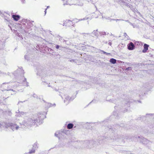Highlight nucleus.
<instances>
[{"label":"nucleus","mask_w":154,"mask_h":154,"mask_svg":"<svg viewBox=\"0 0 154 154\" xmlns=\"http://www.w3.org/2000/svg\"><path fill=\"white\" fill-rule=\"evenodd\" d=\"M38 121L37 118L35 119L34 117L29 118L28 119L23 121L22 123H20V124L21 127L23 128L27 126L31 127L33 125L37 126L38 125Z\"/></svg>","instance_id":"nucleus-1"},{"label":"nucleus","mask_w":154,"mask_h":154,"mask_svg":"<svg viewBox=\"0 0 154 154\" xmlns=\"http://www.w3.org/2000/svg\"><path fill=\"white\" fill-rule=\"evenodd\" d=\"M154 114H146V115H150V116H152V115H154Z\"/></svg>","instance_id":"nucleus-54"},{"label":"nucleus","mask_w":154,"mask_h":154,"mask_svg":"<svg viewBox=\"0 0 154 154\" xmlns=\"http://www.w3.org/2000/svg\"><path fill=\"white\" fill-rule=\"evenodd\" d=\"M132 67H126L125 69L124 70L125 71L127 72L128 71L131 70L132 69Z\"/></svg>","instance_id":"nucleus-24"},{"label":"nucleus","mask_w":154,"mask_h":154,"mask_svg":"<svg viewBox=\"0 0 154 154\" xmlns=\"http://www.w3.org/2000/svg\"><path fill=\"white\" fill-rule=\"evenodd\" d=\"M32 148H33V149H34L35 150V149L37 148H38L37 142H35L33 144V147Z\"/></svg>","instance_id":"nucleus-26"},{"label":"nucleus","mask_w":154,"mask_h":154,"mask_svg":"<svg viewBox=\"0 0 154 154\" xmlns=\"http://www.w3.org/2000/svg\"><path fill=\"white\" fill-rule=\"evenodd\" d=\"M90 17H86L85 18H84L83 19H90Z\"/></svg>","instance_id":"nucleus-49"},{"label":"nucleus","mask_w":154,"mask_h":154,"mask_svg":"<svg viewBox=\"0 0 154 154\" xmlns=\"http://www.w3.org/2000/svg\"><path fill=\"white\" fill-rule=\"evenodd\" d=\"M130 102L129 100H128L125 101V104L124 105V106H123L124 107V108L123 107L121 108V110L122 112H125L127 111L128 109L127 108L130 106Z\"/></svg>","instance_id":"nucleus-5"},{"label":"nucleus","mask_w":154,"mask_h":154,"mask_svg":"<svg viewBox=\"0 0 154 154\" xmlns=\"http://www.w3.org/2000/svg\"><path fill=\"white\" fill-rule=\"evenodd\" d=\"M21 1V2L22 3L24 4L25 2V0H20Z\"/></svg>","instance_id":"nucleus-46"},{"label":"nucleus","mask_w":154,"mask_h":154,"mask_svg":"<svg viewBox=\"0 0 154 154\" xmlns=\"http://www.w3.org/2000/svg\"><path fill=\"white\" fill-rule=\"evenodd\" d=\"M103 122L104 123H107V122L106 121H104Z\"/></svg>","instance_id":"nucleus-53"},{"label":"nucleus","mask_w":154,"mask_h":154,"mask_svg":"<svg viewBox=\"0 0 154 154\" xmlns=\"http://www.w3.org/2000/svg\"><path fill=\"white\" fill-rule=\"evenodd\" d=\"M7 90V91H10V90H11V91H13V89H7V90Z\"/></svg>","instance_id":"nucleus-59"},{"label":"nucleus","mask_w":154,"mask_h":154,"mask_svg":"<svg viewBox=\"0 0 154 154\" xmlns=\"http://www.w3.org/2000/svg\"><path fill=\"white\" fill-rule=\"evenodd\" d=\"M70 25L73 26L72 22L71 20H65L63 23V26H69Z\"/></svg>","instance_id":"nucleus-12"},{"label":"nucleus","mask_w":154,"mask_h":154,"mask_svg":"<svg viewBox=\"0 0 154 154\" xmlns=\"http://www.w3.org/2000/svg\"><path fill=\"white\" fill-rule=\"evenodd\" d=\"M17 36L19 37H20V38H21V40H22V39H23V38L22 37V35L20 34H18V35H17Z\"/></svg>","instance_id":"nucleus-37"},{"label":"nucleus","mask_w":154,"mask_h":154,"mask_svg":"<svg viewBox=\"0 0 154 154\" xmlns=\"http://www.w3.org/2000/svg\"><path fill=\"white\" fill-rule=\"evenodd\" d=\"M100 51L102 52L104 54H106V52L104 51H103L101 50H100Z\"/></svg>","instance_id":"nucleus-45"},{"label":"nucleus","mask_w":154,"mask_h":154,"mask_svg":"<svg viewBox=\"0 0 154 154\" xmlns=\"http://www.w3.org/2000/svg\"><path fill=\"white\" fill-rule=\"evenodd\" d=\"M13 124L14 125V128L11 129L13 131H14L15 130H17L19 128V127L16 124L13 123Z\"/></svg>","instance_id":"nucleus-18"},{"label":"nucleus","mask_w":154,"mask_h":154,"mask_svg":"<svg viewBox=\"0 0 154 154\" xmlns=\"http://www.w3.org/2000/svg\"><path fill=\"white\" fill-rule=\"evenodd\" d=\"M37 70L38 71V74H39L41 76L43 77L46 76V75L47 71L45 69L41 66L40 69L38 68H36Z\"/></svg>","instance_id":"nucleus-3"},{"label":"nucleus","mask_w":154,"mask_h":154,"mask_svg":"<svg viewBox=\"0 0 154 154\" xmlns=\"http://www.w3.org/2000/svg\"><path fill=\"white\" fill-rule=\"evenodd\" d=\"M76 61H77V60H74V59H72L69 60L70 62H74L75 63H77Z\"/></svg>","instance_id":"nucleus-32"},{"label":"nucleus","mask_w":154,"mask_h":154,"mask_svg":"<svg viewBox=\"0 0 154 154\" xmlns=\"http://www.w3.org/2000/svg\"><path fill=\"white\" fill-rule=\"evenodd\" d=\"M119 126H120V127L124 126L122 124H121L119 125H118V127H119Z\"/></svg>","instance_id":"nucleus-48"},{"label":"nucleus","mask_w":154,"mask_h":154,"mask_svg":"<svg viewBox=\"0 0 154 154\" xmlns=\"http://www.w3.org/2000/svg\"><path fill=\"white\" fill-rule=\"evenodd\" d=\"M12 16L13 19H19L20 18V16L19 15L13 14Z\"/></svg>","instance_id":"nucleus-19"},{"label":"nucleus","mask_w":154,"mask_h":154,"mask_svg":"<svg viewBox=\"0 0 154 154\" xmlns=\"http://www.w3.org/2000/svg\"><path fill=\"white\" fill-rule=\"evenodd\" d=\"M15 20V21H18V20Z\"/></svg>","instance_id":"nucleus-62"},{"label":"nucleus","mask_w":154,"mask_h":154,"mask_svg":"<svg viewBox=\"0 0 154 154\" xmlns=\"http://www.w3.org/2000/svg\"><path fill=\"white\" fill-rule=\"evenodd\" d=\"M47 9V8L45 10V14L46 13V10Z\"/></svg>","instance_id":"nucleus-57"},{"label":"nucleus","mask_w":154,"mask_h":154,"mask_svg":"<svg viewBox=\"0 0 154 154\" xmlns=\"http://www.w3.org/2000/svg\"><path fill=\"white\" fill-rule=\"evenodd\" d=\"M124 36H125V37H126V36H128L127 35V34L125 32L124 33Z\"/></svg>","instance_id":"nucleus-52"},{"label":"nucleus","mask_w":154,"mask_h":154,"mask_svg":"<svg viewBox=\"0 0 154 154\" xmlns=\"http://www.w3.org/2000/svg\"><path fill=\"white\" fill-rule=\"evenodd\" d=\"M89 2H90V1H91V0H87Z\"/></svg>","instance_id":"nucleus-60"},{"label":"nucleus","mask_w":154,"mask_h":154,"mask_svg":"<svg viewBox=\"0 0 154 154\" xmlns=\"http://www.w3.org/2000/svg\"><path fill=\"white\" fill-rule=\"evenodd\" d=\"M152 85L149 84L148 83H146L143 84L141 88V89L145 91H147L151 88V87Z\"/></svg>","instance_id":"nucleus-9"},{"label":"nucleus","mask_w":154,"mask_h":154,"mask_svg":"<svg viewBox=\"0 0 154 154\" xmlns=\"http://www.w3.org/2000/svg\"><path fill=\"white\" fill-rule=\"evenodd\" d=\"M138 138L140 139V142L142 143L144 145H146L149 144L150 145L152 143L149 140H148L142 137H138Z\"/></svg>","instance_id":"nucleus-6"},{"label":"nucleus","mask_w":154,"mask_h":154,"mask_svg":"<svg viewBox=\"0 0 154 154\" xmlns=\"http://www.w3.org/2000/svg\"><path fill=\"white\" fill-rule=\"evenodd\" d=\"M27 101V100H24V101H19L18 102V104L19 103H20H20H23V102H25L26 101Z\"/></svg>","instance_id":"nucleus-42"},{"label":"nucleus","mask_w":154,"mask_h":154,"mask_svg":"<svg viewBox=\"0 0 154 154\" xmlns=\"http://www.w3.org/2000/svg\"><path fill=\"white\" fill-rule=\"evenodd\" d=\"M6 84V83H3V84Z\"/></svg>","instance_id":"nucleus-64"},{"label":"nucleus","mask_w":154,"mask_h":154,"mask_svg":"<svg viewBox=\"0 0 154 154\" xmlns=\"http://www.w3.org/2000/svg\"><path fill=\"white\" fill-rule=\"evenodd\" d=\"M131 6L129 7V8H130L133 11V10H134V9L133 8V7L132 5H131Z\"/></svg>","instance_id":"nucleus-44"},{"label":"nucleus","mask_w":154,"mask_h":154,"mask_svg":"<svg viewBox=\"0 0 154 154\" xmlns=\"http://www.w3.org/2000/svg\"><path fill=\"white\" fill-rule=\"evenodd\" d=\"M21 115H23L24 113V112H21L20 113Z\"/></svg>","instance_id":"nucleus-58"},{"label":"nucleus","mask_w":154,"mask_h":154,"mask_svg":"<svg viewBox=\"0 0 154 154\" xmlns=\"http://www.w3.org/2000/svg\"><path fill=\"white\" fill-rule=\"evenodd\" d=\"M38 117L36 118L38 120V125L42 123L43 120L46 117V116L43 114V112H39L38 114Z\"/></svg>","instance_id":"nucleus-4"},{"label":"nucleus","mask_w":154,"mask_h":154,"mask_svg":"<svg viewBox=\"0 0 154 154\" xmlns=\"http://www.w3.org/2000/svg\"><path fill=\"white\" fill-rule=\"evenodd\" d=\"M95 124V123L86 122L83 124V127L92 130Z\"/></svg>","instance_id":"nucleus-8"},{"label":"nucleus","mask_w":154,"mask_h":154,"mask_svg":"<svg viewBox=\"0 0 154 154\" xmlns=\"http://www.w3.org/2000/svg\"><path fill=\"white\" fill-rule=\"evenodd\" d=\"M24 73V71L23 69L21 67V68H19L13 74L14 76H17L19 75H22V74L23 75Z\"/></svg>","instance_id":"nucleus-7"},{"label":"nucleus","mask_w":154,"mask_h":154,"mask_svg":"<svg viewBox=\"0 0 154 154\" xmlns=\"http://www.w3.org/2000/svg\"><path fill=\"white\" fill-rule=\"evenodd\" d=\"M62 134V132L60 131L56 132L54 134L55 136L58 138L59 139L60 138L61 135Z\"/></svg>","instance_id":"nucleus-17"},{"label":"nucleus","mask_w":154,"mask_h":154,"mask_svg":"<svg viewBox=\"0 0 154 154\" xmlns=\"http://www.w3.org/2000/svg\"><path fill=\"white\" fill-rule=\"evenodd\" d=\"M3 125L0 123V131H1L2 129V128H3Z\"/></svg>","instance_id":"nucleus-41"},{"label":"nucleus","mask_w":154,"mask_h":154,"mask_svg":"<svg viewBox=\"0 0 154 154\" xmlns=\"http://www.w3.org/2000/svg\"><path fill=\"white\" fill-rule=\"evenodd\" d=\"M97 79V78H94V80H96Z\"/></svg>","instance_id":"nucleus-61"},{"label":"nucleus","mask_w":154,"mask_h":154,"mask_svg":"<svg viewBox=\"0 0 154 154\" xmlns=\"http://www.w3.org/2000/svg\"><path fill=\"white\" fill-rule=\"evenodd\" d=\"M65 2L63 4L64 5H72L74 4L73 3L75 0H62Z\"/></svg>","instance_id":"nucleus-15"},{"label":"nucleus","mask_w":154,"mask_h":154,"mask_svg":"<svg viewBox=\"0 0 154 154\" xmlns=\"http://www.w3.org/2000/svg\"><path fill=\"white\" fill-rule=\"evenodd\" d=\"M125 67H126L128 66H130L131 65V63H129L125 62Z\"/></svg>","instance_id":"nucleus-29"},{"label":"nucleus","mask_w":154,"mask_h":154,"mask_svg":"<svg viewBox=\"0 0 154 154\" xmlns=\"http://www.w3.org/2000/svg\"><path fill=\"white\" fill-rule=\"evenodd\" d=\"M108 44H109V45H111L112 43H111V40H109V42Z\"/></svg>","instance_id":"nucleus-47"},{"label":"nucleus","mask_w":154,"mask_h":154,"mask_svg":"<svg viewBox=\"0 0 154 154\" xmlns=\"http://www.w3.org/2000/svg\"><path fill=\"white\" fill-rule=\"evenodd\" d=\"M128 49L130 50H132L134 49L135 46L133 42H131L127 45Z\"/></svg>","instance_id":"nucleus-14"},{"label":"nucleus","mask_w":154,"mask_h":154,"mask_svg":"<svg viewBox=\"0 0 154 154\" xmlns=\"http://www.w3.org/2000/svg\"><path fill=\"white\" fill-rule=\"evenodd\" d=\"M81 34L82 35L85 34H87V35H89L90 33H81Z\"/></svg>","instance_id":"nucleus-51"},{"label":"nucleus","mask_w":154,"mask_h":154,"mask_svg":"<svg viewBox=\"0 0 154 154\" xmlns=\"http://www.w3.org/2000/svg\"><path fill=\"white\" fill-rule=\"evenodd\" d=\"M32 96L34 97V98H36L37 99H38V96L36 95V94H34L32 95Z\"/></svg>","instance_id":"nucleus-34"},{"label":"nucleus","mask_w":154,"mask_h":154,"mask_svg":"<svg viewBox=\"0 0 154 154\" xmlns=\"http://www.w3.org/2000/svg\"><path fill=\"white\" fill-rule=\"evenodd\" d=\"M109 62L112 64H115L116 63V60L115 59L112 58L110 59Z\"/></svg>","instance_id":"nucleus-22"},{"label":"nucleus","mask_w":154,"mask_h":154,"mask_svg":"<svg viewBox=\"0 0 154 154\" xmlns=\"http://www.w3.org/2000/svg\"><path fill=\"white\" fill-rule=\"evenodd\" d=\"M3 125V128L5 127L6 128H10L11 129H13L14 128V125L13 124V123H12L5 124Z\"/></svg>","instance_id":"nucleus-13"},{"label":"nucleus","mask_w":154,"mask_h":154,"mask_svg":"<svg viewBox=\"0 0 154 154\" xmlns=\"http://www.w3.org/2000/svg\"><path fill=\"white\" fill-rule=\"evenodd\" d=\"M125 21L126 22H128V23H130V24H131V25H132L133 26V27L134 28L135 27V26H136L135 25H134V24H132L128 20H126Z\"/></svg>","instance_id":"nucleus-30"},{"label":"nucleus","mask_w":154,"mask_h":154,"mask_svg":"<svg viewBox=\"0 0 154 154\" xmlns=\"http://www.w3.org/2000/svg\"><path fill=\"white\" fill-rule=\"evenodd\" d=\"M121 2L124 3H126V2H125L126 0H120Z\"/></svg>","instance_id":"nucleus-43"},{"label":"nucleus","mask_w":154,"mask_h":154,"mask_svg":"<svg viewBox=\"0 0 154 154\" xmlns=\"http://www.w3.org/2000/svg\"><path fill=\"white\" fill-rule=\"evenodd\" d=\"M0 15L2 17H3L5 19H6V17L8 18V16H10L9 13L8 11H7L6 12H4L0 10Z\"/></svg>","instance_id":"nucleus-11"},{"label":"nucleus","mask_w":154,"mask_h":154,"mask_svg":"<svg viewBox=\"0 0 154 154\" xmlns=\"http://www.w3.org/2000/svg\"><path fill=\"white\" fill-rule=\"evenodd\" d=\"M118 116V115L117 112L116 111H114L113 113V114L111 116V117L116 118Z\"/></svg>","instance_id":"nucleus-21"},{"label":"nucleus","mask_w":154,"mask_h":154,"mask_svg":"<svg viewBox=\"0 0 154 154\" xmlns=\"http://www.w3.org/2000/svg\"><path fill=\"white\" fill-rule=\"evenodd\" d=\"M100 34L101 35H106V32H100Z\"/></svg>","instance_id":"nucleus-33"},{"label":"nucleus","mask_w":154,"mask_h":154,"mask_svg":"<svg viewBox=\"0 0 154 154\" xmlns=\"http://www.w3.org/2000/svg\"><path fill=\"white\" fill-rule=\"evenodd\" d=\"M149 47V45L146 44H145L143 45V49L142 50V52L144 53L146 52L147 50H148Z\"/></svg>","instance_id":"nucleus-16"},{"label":"nucleus","mask_w":154,"mask_h":154,"mask_svg":"<svg viewBox=\"0 0 154 154\" xmlns=\"http://www.w3.org/2000/svg\"><path fill=\"white\" fill-rule=\"evenodd\" d=\"M30 57H29V56L28 55H26L25 56V58L26 60H28L30 59Z\"/></svg>","instance_id":"nucleus-28"},{"label":"nucleus","mask_w":154,"mask_h":154,"mask_svg":"<svg viewBox=\"0 0 154 154\" xmlns=\"http://www.w3.org/2000/svg\"><path fill=\"white\" fill-rule=\"evenodd\" d=\"M125 4L128 7H129L131 6V5L130 4H129V3H125Z\"/></svg>","instance_id":"nucleus-40"},{"label":"nucleus","mask_w":154,"mask_h":154,"mask_svg":"<svg viewBox=\"0 0 154 154\" xmlns=\"http://www.w3.org/2000/svg\"><path fill=\"white\" fill-rule=\"evenodd\" d=\"M55 47L57 49H61L62 47L58 45H55Z\"/></svg>","instance_id":"nucleus-31"},{"label":"nucleus","mask_w":154,"mask_h":154,"mask_svg":"<svg viewBox=\"0 0 154 154\" xmlns=\"http://www.w3.org/2000/svg\"><path fill=\"white\" fill-rule=\"evenodd\" d=\"M49 7V6H47V9Z\"/></svg>","instance_id":"nucleus-63"},{"label":"nucleus","mask_w":154,"mask_h":154,"mask_svg":"<svg viewBox=\"0 0 154 154\" xmlns=\"http://www.w3.org/2000/svg\"><path fill=\"white\" fill-rule=\"evenodd\" d=\"M48 51H49L50 52L53 51V50L51 48H48Z\"/></svg>","instance_id":"nucleus-38"},{"label":"nucleus","mask_w":154,"mask_h":154,"mask_svg":"<svg viewBox=\"0 0 154 154\" xmlns=\"http://www.w3.org/2000/svg\"><path fill=\"white\" fill-rule=\"evenodd\" d=\"M143 64L142 63H136L135 65H136V66H142V65Z\"/></svg>","instance_id":"nucleus-36"},{"label":"nucleus","mask_w":154,"mask_h":154,"mask_svg":"<svg viewBox=\"0 0 154 154\" xmlns=\"http://www.w3.org/2000/svg\"><path fill=\"white\" fill-rule=\"evenodd\" d=\"M22 84L25 85H26L27 86H29L28 85V82H26V79L25 78H24V79L23 82Z\"/></svg>","instance_id":"nucleus-23"},{"label":"nucleus","mask_w":154,"mask_h":154,"mask_svg":"<svg viewBox=\"0 0 154 154\" xmlns=\"http://www.w3.org/2000/svg\"><path fill=\"white\" fill-rule=\"evenodd\" d=\"M94 31L95 30H94L92 33H94L95 35V36H97L98 34V33L96 32H94Z\"/></svg>","instance_id":"nucleus-35"},{"label":"nucleus","mask_w":154,"mask_h":154,"mask_svg":"<svg viewBox=\"0 0 154 154\" xmlns=\"http://www.w3.org/2000/svg\"><path fill=\"white\" fill-rule=\"evenodd\" d=\"M65 97V99L64 100V103L67 105L71 101L74 99V98L70 97L68 95H64Z\"/></svg>","instance_id":"nucleus-10"},{"label":"nucleus","mask_w":154,"mask_h":154,"mask_svg":"<svg viewBox=\"0 0 154 154\" xmlns=\"http://www.w3.org/2000/svg\"><path fill=\"white\" fill-rule=\"evenodd\" d=\"M35 150L34 149H33V148H32V149L30 150L28 153L29 154H31L32 153H35Z\"/></svg>","instance_id":"nucleus-27"},{"label":"nucleus","mask_w":154,"mask_h":154,"mask_svg":"<svg viewBox=\"0 0 154 154\" xmlns=\"http://www.w3.org/2000/svg\"><path fill=\"white\" fill-rule=\"evenodd\" d=\"M93 141H87V143H89V145H88V147H89V148H91V144H92L93 143Z\"/></svg>","instance_id":"nucleus-25"},{"label":"nucleus","mask_w":154,"mask_h":154,"mask_svg":"<svg viewBox=\"0 0 154 154\" xmlns=\"http://www.w3.org/2000/svg\"><path fill=\"white\" fill-rule=\"evenodd\" d=\"M48 104L49 105V107L52 106V104L50 103H48Z\"/></svg>","instance_id":"nucleus-50"},{"label":"nucleus","mask_w":154,"mask_h":154,"mask_svg":"<svg viewBox=\"0 0 154 154\" xmlns=\"http://www.w3.org/2000/svg\"><path fill=\"white\" fill-rule=\"evenodd\" d=\"M135 45H140V43L139 42H137L135 43Z\"/></svg>","instance_id":"nucleus-39"},{"label":"nucleus","mask_w":154,"mask_h":154,"mask_svg":"<svg viewBox=\"0 0 154 154\" xmlns=\"http://www.w3.org/2000/svg\"><path fill=\"white\" fill-rule=\"evenodd\" d=\"M111 126H103V128L105 129V131H112L110 136H109L110 138L112 139L116 140L118 139H121L122 140H124L125 138L123 137H122L121 136H118L117 134L115 133L114 130H112Z\"/></svg>","instance_id":"nucleus-2"},{"label":"nucleus","mask_w":154,"mask_h":154,"mask_svg":"<svg viewBox=\"0 0 154 154\" xmlns=\"http://www.w3.org/2000/svg\"><path fill=\"white\" fill-rule=\"evenodd\" d=\"M146 22H147V21H146ZM146 23H147V24L148 25H150V23H149V22H147V23H146Z\"/></svg>","instance_id":"nucleus-56"},{"label":"nucleus","mask_w":154,"mask_h":154,"mask_svg":"<svg viewBox=\"0 0 154 154\" xmlns=\"http://www.w3.org/2000/svg\"><path fill=\"white\" fill-rule=\"evenodd\" d=\"M106 55H109V54H110V53H106Z\"/></svg>","instance_id":"nucleus-55"},{"label":"nucleus","mask_w":154,"mask_h":154,"mask_svg":"<svg viewBox=\"0 0 154 154\" xmlns=\"http://www.w3.org/2000/svg\"><path fill=\"white\" fill-rule=\"evenodd\" d=\"M74 126L73 124L72 123H69L67 126V128L70 129L72 128Z\"/></svg>","instance_id":"nucleus-20"}]
</instances>
